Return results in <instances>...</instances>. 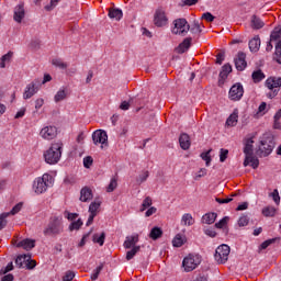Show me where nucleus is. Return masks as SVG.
Returning a JSON list of instances; mask_svg holds the SVG:
<instances>
[{
    "label": "nucleus",
    "instance_id": "a19ab883",
    "mask_svg": "<svg viewBox=\"0 0 281 281\" xmlns=\"http://www.w3.org/2000/svg\"><path fill=\"white\" fill-rule=\"evenodd\" d=\"M189 30L191 34H201V32H203V27H201L199 21H193V24Z\"/></svg>",
    "mask_w": 281,
    "mask_h": 281
},
{
    "label": "nucleus",
    "instance_id": "4d7b16f0",
    "mask_svg": "<svg viewBox=\"0 0 281 281\" xmlns=\"http://www.w3.org/2000/svg\"><path fill=\"white\" fill-rule=\"evenodd\" d=\"M278 238L267 239L260 245V249H267V247H270V245H273Z\"/></svg>",
    "mask_w": 281,
    "mask_h": 281
},
{
    "label": "nucleus",
    "instance_id": "6e6d98bb",
    "mask_svg": "<svg viewBox=\"0 0 281 281\" xmlns=\"http://www.w3.org/2000/svg\"><path fill=\"white\" fill-rule=\"evenodd\" d=\"M229 221V217L225 216L224 218H222L220 222H217L215 224V227L217 229H223V227H225V225H227V222Z\"/></svg>",
    "mask_w": 281,
    "mask_h": 281
},
{
    "label": "nucleus",
    "instance_id": "412c9836",
    "mask_svg": "<svg viewBox=\"0 0 281 281\" xmlns=\"http://www.w3.org/2000/svg\"><path fill=\"white\" fill-rule=\"evenodd\" d=\"M250 25L252 30H262L265 27V21L258 15H252L250 19Z\"/></svg>",
    "mask_w": 281,
    "mask_h": 281
},
{
    "label": "nucleus",
    "instance_id": "0eeeda50",
    "mask_svg": "<svg viewBox=\"0 0 281 281\" xmlns=\"http://www.w3.org/2000/svg\"><path fill=\"white\" fill-rule=\"evenodd\" d=\"M92 142L94 146H98L101 144V148H105V146H109V135L106 134V131L104 130H97L92 133Z\"/></svg>",
    "mask_w": 281,
    "mask_h": 281
},
{
    "label": "nucleus",
    "instance_id": "39448f33",
    "mask_svg": "<svg viewBox=\"0 0 281 281\" xmlns=\"http://www.w3.org/2000/svg\"><path fill=\"white\" fill-rule=\"evenodd\" d=\"M199 265H201V256L199 255L190 254L182 261V267L187 273L194 271Z\"/></svg>",
    "mask_w": 281,
    "mask_h": 281
},
{
    "label": "nucleus",
    "instance_id": "bf43d9fd",
    "mask_svg": "<svg viewBox=\"0 0 281 281\" xmlns=\"http://www.w3.org/2000/svg\"><path fill=\"white\" fill-rule=\"evenodd\" d=\"M229 155V150L227 149H221L220 150V161H225V159H227V156Z\"/></svg>",
    "mask_w": 281,
    "mask_h": 281
},
{
    "label": "nucleus",
    "instance_id": "8fccbe9b",
    "mask_svg": "<svg viewBox=\"0 0 281 281\" xmlns=\"http://www.w3.org/2000/svg\"><path fill=\"white\" fill-rule=\"evenodd\" d=\"M20 210H23V202H20L15 206H13L11 212H9V216H10V214L12 216H14L15 214H19Z\"/></svg>",
    "mask_w": 281,
    "mask_h": 281
},
{
    "label": "nucleus",
    "instance_id": "1a4fd4ad",
    "mask_svg": "<svg viewBox=\"0 0 281 281\" xmlns=\"http://www.w3.org/2000/svg\"><path fill=\"white\" fill-rule=\"evenodd\" d=\"M175 27L172 29L173 34H179V36H186L190 32V24L186 19H177L173 22Z\"/></svg>",
    "mask_w": 281,
    "mask_h": 281
},
{
    "label": "nucleus",
    "instance_id": "bb28decb",
    "mask_svg": "<svg viewBox=\"0 0 281 281\" xmlns=\"http://www.w3.org/2000/svg\"><path fill=\"white\" fill-rule=\"evenodd\" d=\"M216 213H206L202 216V223L205 225H213L216 222Z\"/></svg>",
    "mask_w": 281,
    "mask_h": 281
},
{
    "label": "nucleus",
    "instance_id": "0e129e2a",
    "mask_svg": "<svg viewBox=\"0 0 281 281\" xmlns=\"http://www.w3.org/2000/svg\"><path fill=\"white\" fill-rule=\"evenodd\" d=\"M14 269V265L12 262L8 263V266L4 269H1V273L5 276V273H9V271H12Z\"/></svg>",
    "mask_w": 281,
    "mask_h": 281
},
{
    "label": "nucleus",
    "instance_id": "e2e57ef3",
    "mask_svg": "<svg viewBox=\"0 0 281 281\" xmlns=\"http://www.w3.org/2000/svg\"><path fill=\"white\" fill-rule=\"evenodd\" d=\"M91 164H93V158L91 156H87L86 158H83L85 168H90Z\"/></svg>",
    "mask_w": 281,
    "mask_h": 281
},
{
    "label": "nucleus",
    "instance_id": "9d476101",
    "mask_svg": "<svg viewBox=\"0 0 281 281\" xmlns=\"http://www.w3.org/2000/svg\"><path fill=\"white\" fill-rule=\"evenodd\" d=\"M57 135L58 128L54 125H46L40 132V136L42 137V139H46L48 142L52 139H56Z\"/></svg>",
    "mask_w": 281,
    "mask_h": 281
},
{
    "label": "nucleus",
    "instance_id": "37998d69",
    "mask_svg": "<svg viewBox=\"0 0 281 281\" xmlns=\"http://www.w3.org/2000/svg\"><path fill=\"white\" fill-rule=\"evenodd\" d=\"M150 205H153V198L146 196L140 205V212H145Z\"/></svg>",
    "mask_w": 281,
    "mask_h": 281
},
{
    "label": "nucleus",
    "instance_id": "ea45409f",
    "mask_svg": "<svg viewBox=\"0 0 281 281\" xmlns=\"http://www.w3.org/2000/svg\"><path fill=\"white\" fill-rule=\"evenodd\" d=\"M281 38V26H277L270 34V41H280Z\"/></svg>",
    "mask_w": 281,
    "mask_h": 281
},
{
    "label": "nucleus",
    "instance_id": "423d86ee",
    "mask_svg": "<svg viewBox=\"0 0 281 281\" xmlns=\"http://www.w3.org/2000/svg\"><path fill=\"white\" fill-rule=\"evenodd\" d=\"M229 246L223 244L220 247L216 248L214 258L218 265H225L227 260L229 259Z\"/></svg>",
    "mask_w": 281,
    "mask_h": 281
},
{
    "label": "nucleus",
    "instance_id": "7ed1b4c3",
    "mask_svg": "<svg viewBox=\"0 0 281 281\" xmlns=\"http://www.w3.org/2000/svg\"><path fill=\"white\" fill-rule=\"evenodd\" d=\"M63 157V143H54L52 146L44 153V159L46 164L54 166L60 161Z\"/></svg>",
    "mask_w": 281,
    "mask_h": 281
},
{
    "label": "nucleus",
    "instance_id": "4be33fe9",
    "mask_svg": "<svg viewBox=\"0 0 281 281\" xmlns=\"http://www.w3.org/2000/svg\"><path fill=\"white\" fill-rule=\"evenodd\" d=\"M244 154L246 157H251L254 155V137L246 139Z\"/></svg>",
    "mask_w": 281,
    "mask_h": 281
},
{
    "label": "nucleus",
    "instance_id": "13d9d810",
    "mask_svg": "<svg viewBox=\"0 0 281 281\" xmlns=\"http://www.w3.org/2000/svg\"><path fill=\"white\" fill-rule=\"evenodd\" d=\"M270 195L272 196L274 203L277 205H280V193L278 192V189H276L272 193H270Z\"/></svg>",
    "mask_w": 281,
    "mask_h": 281
},
{
    "label": "nucleus",
    "instance_id": "6ab92c4d",
    "mask_svg": "<svg viewBox=\"0 0 281 281\" xmlns=\"http://www.w3.org/2000/svg\"><path fill=\"white\" fill-rule=\"evenodd\" d=\"M179 144L182 150H189L191 143H190V135L187 133H182L179 137Z\"/></svg>",
    "mask_w": 281,
    "mask_h": 281
},
{
    "label": "nucleus",
    "instance_id": "cd10ccee",
    "mask_svg": "<svg viewBox=\"0 0 281 281\" xmlns=\"http://www.w3.org/2000/svg\"><path fill=\"white\" fill-rule=\"evenodd\" d=\"M190 45H192V38H184L183 42L179 45V54H184V52H188V49H190Z\"/></svg>",
    "mask_w": 281,
    "mask_h": 281
},
{
    "label": "nucleus",
    "instance_id": "a878e982",
    "mask_svg": "<svg viewBox=\"0 0 281 281\" xmlns=\"http://www.w3.org/2000/svg\"><path fill=\"white\" fill-rule=\"evenodd\" d=\"M249 49L252 53L259 52L260 49V37L255 36L252 40L249 41Z\"/></svg>",
    "mask_w": 281,
    "mask_h": 281
},
{
    "label": "nucleus",
    "instance_id": "5701e85b",
    "mask_svg": "<svg viewBox=\"0 0 281 281\" xmlns=\"http://www.w3.org/2000/svg\"><path fill=\"white\" fill-rule=\"evenodd\" d=\"M32 256L31 255H20L16 257L15 259V265L16 267H19V269H23V267H25L29 262V260H31Z\"/></svg>",
    "mask_w": 281,
    "mask_h": 281
},
{
    "label": "nucleus",
    "instance_id": "2f4dec72",
    "mask_svg": "<svg viewBox=\"0 0 281 281\" xmlns=\"http://www.w3.org/2000/svg\"><path fill=\"white\" fill-rule=\"evenodd\" d=\"M102 205V202L99 200H95L94 202H91L89 206L90 214L98 215V211L100 210V206Z\"/></svg>",
    "mask_w": 281,
    "mask_h": 281
},
{
    "label": "nucleus",
    "instance_id": "72a5a7b5",
    "mask_svg": "<svg viewBox=\"0 0 281 281\" xmlns=\"http://www.w3.org/2000/svg\"><path fill=\"white\" fill-rule=\"evenodd\" d=\"M14 53L9 52L8 54L3 55L0 59V67L1 69H5V63H10L12 60V56Z\"/></svg>",
    "mask_w": 281,
    "mask_h": 281
},
{
    "label": "nucleus",
    "instance_id": "09e8293b",
    "mask_svg": "<svg viewBox=\"0 0 281 281\" xmlns=\"http://www.w3.org/2000/svg\"><path fill=\"white\" fill-rule=\"evenodd\" d=\"M74 278H76V272L68 270L65 272V274L63 277V281H71V280H74Z\"/></svg>",
    "mask_w": 281,
    "mask_h": 281
},
{
    "label": "nucleus",
    "instance_id": "f3484780",
    "mask_svg": "<svg viewBox=\"0 0 281 281\" xmlns=\"http://www.w3.org/2000/svg\"><path fill=\"white\" fill-rule=\"evenodd\" d=\"M13 19L16 23H21V21L25 19V8L23 7V4H18L14 8Z\"/></svg>",
    "mask_w": 281,
    "mask_h": 281
},
{
    "label": "nucleus",
    "instance_id": "c756f323",
    "mask_svg": "<svg viewBox=\"0 0 281 281\" xmlns=\"http://www.w3.org/2000/svg\"><path fill=\"white\" fill-rule=\"evenodd\" d=\"M260 165V161L252 156H246V159L244 161V166H252L254 168H258Z\"/></svg>",
    "mask_w": 281,
    "mask_h": 281
},
{
    "label": "nucleus",
    "instance_id": "338daca9",
    "mask_svg": "<svg viewBox=\"0 0 281 281\" xmlns=\"http://www.w3.org/2000/svg\"><path fill=\"white\" fill-rule=\"evenodd\" d=\"M36 267V260L29 259L26 261V269H34Z\"/></svg>",
    "mask_w": 281,
    "mask_h": 281
},
{
    "label": "nucleus",
    "instance_id": "20e7f679",
    "mask_svg": "<svg viewBox=\"0 0 281 281\" xmlns=\"http://www.w3.org/2000/svg\"><path fill=\"white\" fill-rule=\"evenodd\" d=\"M266 87L270 90L267 98L273 100L278 95L281 87V77H270L266 80Z\"/></svg>",
    "mask_w": 281,
    "mask_h": 281
},
{
    "label": "nucleus",
    "instance_id": "f03ea898",
    "mask_svg": "<svg viewBox=\"0 0 281 281\" xmlns=\"http://www.w3.org/2000/svg\"><path fill=\"white\" fill-rule=\"evenodd\" d=\"M65 232V226L63 225V217L54 216L49 218L48 224L43 231L44 236L48 238H56Z\"/></svg>",
    "mask_w": 281,
    "mask_h": 281
},
{
    "label": "nucleus",
    "instance_id": "e433bc0d",
    "mask_svg": "<svg viewBox=\"0 0 281 281\" xmlns=\"http://www.w3.org/2000/svg\"><path fill=\"white\" fill-rule=\"evenodd\" d=\"M67 98V90L65 88L60 89L54 97L55 102H63Z\"/></svg>",
    "mask_w": 281,
    "mask_h": 281
},
{
    "label": "nucleus",
    "instance_id": "f257e3e1",
    "mask_svg": "<svg viewBox=\"0 0 281 281\" xmlns=\"http://www.w3.org/2000/svg\"><path fill=\"white\" fill-rule=\"evenodd\" d=\"M276 148V138L271 133H265L259 137V145L257 146L256 155L258 157H269Z\"/></svg>",
    "mask_w": 281,
    "mask_h": 281
},
{
    "label": "nucleus",
    "instance_id": "9b49d317",
    "mask_svg": "<svg viewBox=\"0 0 281 281\" xmlns=\"http://www.w3.org/2000/svg\"><path fill=\"white\" fill-rule=\"evenodd\" d=\"M154 22L157 27H164L168 23V18L166 16V11L159 8L156 10L154 15Z\"/></svg>",
    "mask_w": 281,
    "mask_h": 281
},
{
    "label": "nucleus",
    "instance_id": "ddd939ff",
    "mask_svg": "<svg viewBox=\"0 0 281 281\" xmlns=\"http://www.w3.org/2000/svg\"><path fill=\"white\" fill-rule=\"evenodd\" d=\"M247 55L243 52L237 54V57L234 59L235 67L237 71H245L247 69Z\"/></svg>",
    "mask_w": 281,
    "mask_h": 281
},
{
    "label": "nucleus",
    "instance_id": "b1692460",
    "mask_svg": "<svg viewBox=\"0 0 281 281\" xmlns=\"http://www.w3.org/2000/svg\"><path fill=\"white\" fill-rule=\"evenodd\" d=\"M161 236H164V229H161V227H159V226L153 227L149 232V238L151 240H159V238H161Z\"/></svg>",
    "mask_w": 281,
    "mask_h": 281
},
{
    "label": "nucleus",
    "instance_id": "5fc2aeb1",
    "mask_svg": "<svg viewBox=\"0 0 281 281\" xmlns=\"http://www.w3.org/2000/svg\"><path fill=\"white\" fill-rule=\"evenodd\" d=\"M58 3H60V0H50V3L45 5V10L47 12H52V10H54V8H56V5H58Z\"/></svg>",
    "mask_w": 281,
    "mask_h": 281
},
{
    "label": "nucleus",
    "instance_id": "c9c22d12",
    "mask_svg": "<svg viewBox=\"0 0 281 281\" xmlns=\"http://www.w3.org/2000/svg\"><path fill=\"white\" fill-rule=\"evenodd\" d=\"M277 210L273 206H266L262 209L261 214H263L266 217H273L276 216Z\"/></svg>",
    "mask_w": 281,
    "mask_h": 281
},
{
    "label": "nucleus",
    "instance_id": "473e14b6",
    "mask_svg": "<svg viewBox=\"0 0 281 281\" xmlns=\"http://www.w3.org/2000/svg\"><path fill=\"white\" fill-rule=\"evenodd\" d=\"M181 223L190 227L191 225H194V217H192V214L190 213L183 214L181 218Z\"/></svg>",
    "mask_w": 281,
    "mask_h": 281
},
{
    "label": "nucleus",
    "instance_id": "393cba45",
    "mask_svg": "<svg viewBox=\"0 0 281 281\" xmlns=\"http://www.w3.org/2000/svg\"><path fill=\"white\" fill-rule=\"evenodd\" d=\"M137 243H139V235L127 236L124 241V247L125 249H131V247H135Z\"/></svg>",
    "mask_w": 281,
    "mask_h": 281
},
{
    "label": "nucleus",
    "instance_id": "de8ad7c7",
    "mask_svg": "<svg viewBox=\"0 0 281 281\" xmlns=\"http://www.w3.org/2000/svg\"><path fill=\"white\" fill-rule=\"evenodd\" d=\"M80 227H82V220H80V218L78 221L72 222L69 225L70 232H74V229L78 231V229H80Z\"/></svg>",
    "mask_w": 281,
    "mask_h": 281
},
{
    "label": "nucleus",
    "instance_id": "a18cd8bd",
    "mask_svg": "<svg viewBox=\"0 0 281 281\" xmlns=\"http://www.w3.org/2000/svg\"><path fill=\"white\" fill-rule=\"evenodd\" d=\"M173 247H183V237L181 235H176V237L172 240Z\"/></svg>",
    "mask_w": 281,
    "mask_h": 281
},
{
    "label": "nucleus",
    "instance_id": "69168bd1",
    "mask_svg": "<svg viewBox=\"0 0 281 281\" xmlns=\"http://www.w3.org/2000/svg\"><path fill=\"white\" fill-rule=\"evenodd\" d=\"M153 214H157V207L155 206H150L146 213H145V216L149 217V216H153Z\"/></svg>",
    "mask_w": 281,
    "mask_h": 281
},
{
    "label": "nucleus",
    "instance_id": "c03bdc74",
    "mask_svg": "<svg viewBox=\"0 0 281 281\" xmlns=\"http://www.w3.org/2000/svg\"><path fill=\"white\" fill-rule=\"evenodd\" d=\"M10 216V213H2L0 215V231L3 229V227H5V225H8V218Z\"/></svg>",
    "mask_w": 281,
    "mask_h": 281
},
{
    "label": "nucleus",
    "instance_id": "f8f14e48",
    "mask_svg": "<svg viewBox=\"0 0 281 281\" xmlns=\"http://www.w3.org/2000/svg\"><path fill=\"white\" fill-rule=\"evenodd\" d=\"M33 190L36 194H43L47 190V180L44 177H38L33 182Z\"/></svg>",
    "mask_w": 281,
    "mask_h": 281
},
{
    "label": "nucleus",
    "instance_id": "c85d7f7f",
    "mask_svg": "<svg viewBox=\"0 0 281 281\" xmlns=\"http://www.w3.org/2000/svg\"><path fill=\"white\" fill-rule=\"evenodd\" d=\"M251 78L254 82L258 83V82H262V80H265L267 76H265V72H262V70L258 69L252 72Z\"/></svg>",
    "mask_w": 281,
    "mask_h": 281
},
{
    "label": "nucleus",
    "instance_id": "774afa93",
    "mask_svg": "<svg viewBox=\"0 0 281 281\" xmlns=\"http://www.w3.org/2000/svg\"><path fill=\"white\" fill-rule=\"evenodd\" d=\"M1 281H14V274L9 273L4 276Z\"/></svg>",
    "mask_w": 281,
    "mask_h": 281
},
{
    "label": "nucleus",
    "instance_id": "dca6fc26",
    "mask_svg": "<svg viewBox=\"0 0 281 281\" xmlns=\"http://www.w3.org/2000/svg\"><path fill=\"white\" fill-rule=\"evenodd\" d=\"M93 200V191L89 187H83L80 191L79 201L81 203H89V201Z\"/></svg>",
    "mask_w": 281,
    "mask_h": 281
},
{
    "label": "nucleus",
    "instance_id": "4c0bfd02",
    "mask_svg": "<svg viewBox=\"0 0 281 281\" xmlns=\"http://www.w3.org/2000/svg\"><path fill=\"white\" fill-rule=\"evenodd\" d=\"M52 65H54V67H58V69H67V67H69V64L63 61L60 58L53 59Z\"/></svg>",
    "mask_w": 281,
    "mask_h": 281
},
{
    "label": "nucleus",
    "instance_id": "603ef678",
    "mask_svg": "<svg viewBox=\"0 0 281 281\" xmlns=\"http://www.w3.org/2000/svg\"><path fill=\"white\" fill-rule=\"evenodd\" d=\"M117 188V179L113 178L106 188V192H113Z\"/></svg>",
    "mask_w": 281,
    "mask_h": 281
},
{
    "label": "nucleus",
    "instance_id": "3c124183",
    "mask_svg": "<svg viewBox=\"0 0 281 281\" xmlns=\"http://www.w3.org/2000/svg\"><path fill=\"white\" fill-rule=\"evenodd\" d=\"M210 153H212V150H207L201 154V158L203 159V161H205L206 166H210V162L212 161V157L210 156Z\"/></svg>",
    "mask_w": 281,
    "mask_h": 281
},
{
    "label": "nucleus",
    "instance_id": "4468645a",
    "mask_svg": "<svg viewBox=\"0 0 281 281\" xmlns=\"http://www.w3.org/2000/svg\"><path fill=\"white\" fill-rule=\"evenodd\" d=\"M12 245H15V247L18 248H22L25 249L26 251H30V249H34L36 247V240L26 238L16 243V240L13 239Z\"/></svg>",
    "mask_w": 281,
    "mask_h": 281
},
{
    "label": "nucleus",
    "instance_id": "2eb2a0df",
    "mask_svg": "<svg viewBox=\"0 0 281 281\" xmlns=\"http://www.w3.org/2000/svg\"><path fill=\"white\" fill-rule=\"evenodd\" d=\"M231 71H232V65L231 64H225L222 67V70L220 71V75H218V86L220 87H221V85H225V80H227Z\"/></svg>",
    "mask_w": 281,
    "mask_h": 281
},
{
    "label": "nucleus",
    "instance_id": "864d4df0",
    "mask_svg": "<svg viewBox=\"0 0 281 281\" xmlns=\"http://www.w3.org/2000/svg\"><path fill=\"white\" fill-rule=\"evenodd\" d=\"M238 225L239 227H247V225H249V217L246 215H243L241 217H239Z\"/></svg>",
    "mask_w": 281,
    "mask_h": 281
},
{
    "label": "nucleus",
    "instance_id": "6e6552de",
    "mask_svg": "<svg viewBox=\"0 0 281 281\" xmlns=\"http://www.w3.org/2000/svg\"><path fill=\"white\" fill-rule=\"evenodd\" d=\"M243 95H245V88H243V83L237 82L233 85L228 91V98L233 102H238L243 100Z\"/></svg>",
    "mask_w": 281,
    "mask_h": 281
},
{
    "label": "nucleus",
    "instance_id": "a211bd4d",
    "mask_svg": "<svg viewBox=\"0 0 281 281\" xmlns=\"http://www.w3.org/2000/svg\"><path fill=\"white\" fill-rule=\"evenodd\" d=\"M108 16L112 19V21H122V16H124V12H122V9L111 8L109 10Z\"/></svg>",
    "mask_w": 281,
    "mask_h": 281
},
{
    "label": "nucleus",
    "instance_id": "79ce46f5",
    "mask_svg": "<svg viewBox=\"0 0 281 281\" xmlns=\"http://www.w3.org/2000/svg\"><path fill=\"white\" fill-rule=\"evenodd\" d=\"M274 60L281 65V40L276 44Z\"/></svg>",
    "mask_w": 281,
    "mask_h": 281
},
{
    "label": "nucleus",
    "instance_id": "680f3d73",
    "mask_svg": "<svg viewBox=\"0 0 281 281\" xmlns=\"http://www.w3.org/2000/svg\"><path fill=\"white\" fill-rule=\"evenodd\" d=\"M223 60H225V53L221 52L216 55V65H223Z\"/></svg>",
    "mask_w": 281,
    "mask_h": 281
},
{
    "label": "nucleus",
    "instance_id": "58836bf2",
    "mask_svg": "<svg viewBox=\"0 0 281 281\" xmlns=\"http://www.w3.org/2000/svg\"><path fill=\"white\" fill-rule=\"evenodd\" d=\"M140 249H142L140 246H134L130 251L126 252V260H133V258L137 256Z\"/></svg>",
    "mask_w": 281,
    "mask_h": 281
},
{
    "label": "nucleus",
    "instance_id": "aec40b11",
    "mask_svg": "<svg viewBox=\"0 0 281 281\" xmlns=\"http://www.w3.org/2000/svg\"><path fill=\"white\" fill-rule=\"evenodd\" d=\"M36 91H38V88H36V83L32 82L27 85L23 94L24 100H30V98L35 95Z\"/></svg>",
    "mask_w": 281,
    "mask_h": 281
},
{
    "label": "nucleus",
    "instance_id": "7c9ffc66",
    "mask_svg": "<svg viewBox=\"0 0 281 281\" xmlns=\"http://www.w3.org/2000/svg\"><path fill=\"white\" fill-rule=\"evenodd\" d=\"M238 124V112H233L226 120V126H236Z\"/></svg>",
    "mask_w": 281,
    "mask_h": 281
},
{
    "label": "nucleus",
    "instance_id": "052dcab7",
    "mask_svg": "<svg viewBox=\"0 0 281 281\" xmlns=\"http://www.w3.org/2000/svg\"><path fill=\"white\" fill-rule=\"evenodd\" d=\"M202 19H204V21H207V23H212L214 22V15H212V13L210 12H205L202 14Z\"/></svg>",
    "mask_w": 281,
    "mask_h": 281
},
{
    "label": "nucleus",
    "instance_id": "49530a36",
    "mask_svg": "<svg viewBox=\"0 0 281 281\" xmlns=\"http://www.w3.org/2000/svg\"><path fill=\"white\" fill-rule=\"evenodd\" d=\"M102 269H104V263H101L91 274V280H98L100 273L102 272Z\"/></svg>",
    "mask_w": 281,
    "mask_h": 281
},
{
    "label": "nucleus",
    "instance_id": "f704fd0d",
    "mask_svg": "<svg viewBox=\"0 0 281 281\" xmlns=\"http://www.w3.org/2000/svg\"><path fill=\"white\" fill-rule=\"evenodd\" d=\"M106 238V234L105 233H101L99 234H94L92 237L93 243H97L98 245H100V247H102V245H104V239Z\"/></svg>",
    "mask_w": 281,
    "mask_h": 281
}]
</instances>
